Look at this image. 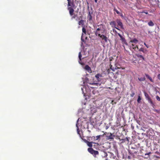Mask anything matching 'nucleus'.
I'll use <instances>...</instances> for the list:
<instances>
[{"label": "nucleus", "mask_w": 160, "mask_h": 160, "mask_svg": "<svg viewBox=\"0 0 160 160\" xmlns=\"http://www.w3.org/2000/svg\"><path fill=\"white\" fill-rule=\"evenodd\" d=\"M88 151L92 154L93 155L94 157L96 155H98V152L97 151L94 150L91 148H89L88 149Z\"/></svg>", "instance_id": "1"}, {"label": "nucleus", "mask_w": 160, "mask_h": 160, "mask_svg": "<svg viewBox=\"0 0 160 160\" xmlns=\"http://www.w3.org/2000/svg\"><path fill=\"white\" fill-rule=\"evenodd\" d=\"M116 158V157L112 153L110 152H108L106 158L107 159L111 160L110 159H115Z\"/></svg>", "instance_id": "2"}, {"label": "nucleus", "mask_w": 160, "mask_h": 160, "mask_svg": "<svg viewBox=\"0 0 160 160\" xmlns=\"http://www.w3.org/2000/svg\"><path fill=\"white\" fill-rule=\"evenodd\" d=\"M98 36L100 37L102 40H103L105 42H107L108 41L107 38L103 34L101 35L100 33L98 34Z\"/></svg>", "instance_id": "3"}, {"label": "nucleus", "mask_w": 160, "mask_h": 160, "mask_svg": "<svg viewBox=\"0 0 160 160\" xmlns=\"http://www.w3.org/2000/svg\"><path fill=\"white\" fill-rule=\"evenodd\" d=\"M84 141L85 143H87V145L88 147H89L90 148H91L92 147V143H95V142H89L87 140H86V139H84Z\"/></svg>", "instance_id": "4"}, {"label": "nucleus", "mask_w": 160, "mask_h": 160, "mask_svg": "<svg viewBox=\"0 0 160 160\" xmlns=\"http://www.w3.org/2000/svg\"><path fill=\"white\" fill-rule=\"evenodd\" d=\"M115 137L114 135L110 133L109 135H108L107 136V139L108 140L113 139Z\"/></svg>", "instance_id": "5"}, {"label": "nucleus", "mask_w": 160, "mask_h": 160, "mask_svg": "<svg viewBox=\"0 0 160 160\" xmlns=\"http://www.w3.org/2000/svg\"><path fill=\"white\" fill-rule=\"evenodd\" d=\"M102 77V75L99 73L97 74H96L95 76V77L97 79V81L98 82H100L101 81V79L100 78V77Z\"/></svg>", "instance_id": "6"}, {"label": "nucleus", "mask_w": 160, "mask_h": 160, "mask_svg": "<svg viewBox=\"0 0 160 160\" xmlns=\"http://www.w3.org/2000/svg\"><path fill=\"white\" fill-rule=\"evenodd\" d=\"M68 10H69V13L71 16H72L73 14L74 10L73 8L71 7H68Z\"/></svg>", "instance_id": "7"}, {"label": "nucleus", "mask_w": 160, "mask_h": 160, "mask_svg": "<svg viewBox=\"0 0 160 160\" xmlns=\"http://www.w3.org/2000/svg\"><path fill=\"white\" fill-rule=\"evenodd\" d=\"M84 69L86 70L88 72H92L91 69L88 65H86L84 68Z\"/></svg>", "instance_id": "8"}, {"label": "nucleus", "mask_w": 160, "mask_h": 160, "mask_svg": "<svg viewBox=\"0 0 160 160\" xmlns=\"http://www.w3.org/2000/svg\"><path fill=\"white\" fill-rule=\"evenodd\" d=\"M82 56L81 53V52H79L78 54V58H79V61H78V62L79 64L82 65H83L84 64V63L83 62H81V61Z\"/></svg>", "instance_id": "9"}, {"label": "nucleus", "mask_w": 160, "mask_h": 160, "mask_svg": "<svg viewBox=\"0 0 160 160\" xmlns=\"http://www.w3.org/2000/svg\"><path fill=\"white\" fill-rule=\"evenodd\" d=\"M116 22L118 23V25L120 26L121 28H123V24L120 20L118 19H117L116 20Z\"/></svg>", "instance_id": "10"}, {"label": "nucleus", "mask_w": 160, "mask_h": 160, "mask_svg": "<svg viewBox=\"0 0 160 160\" xmlns=\"http://www.w3.org/2000/svg\"><path fill=\"white\" fill-rule=\"evenodd\" d=\"M107 153L104 150L102 151L101 156L102 157L106 158L107 156Z\"/></svg>", "instance_id": "11"}, {"label": "nucleus", "mask_w": 160, "mask_h": 160, "mask_svg": "<svg viewBox=\"0 0 160 160\" xmlns=\"http://www.w3.org/2000/svg\"><path fill=\"white\" fill-rule=\"evenodd\" d=\"M110 25H111L112 27L115 28L119 30V29L117 27H116V22L115 21H112L110 22Z\"/></svg>", "instance_id": "12"}, {"label": "nucleus", "mask_w": 160, "mask_h": 160, "mask_svg": "<svg viewBox=\"0 0 160 160\" xmlns=\"http://www.w3.org/2000/svg\"><path fill=\"white\" fill-rule=\"evenodd\" d=\"M148 101V102L150 104V105L152 106L153 108H154V107L155 106L154 103L151 98Z\"/></svg>", "instance_id": "13"}, {"label": "nucleus", "mask_w": 160, "mask_h": 160, "mask_svg": "<svg viewBox=\"0 0 160 160\" xmlns=\"http://www.w3.org/2000/svg\"><path fill=\"white\" fill-rule=\"evenodd\" d=\"M144 94L147 100H148L151 99L150 97L149 96L147 92L144 91Z\"/></svg>", "instance_id": "14"}, {"label": "nucleus", "mask_w": 160, "mask_h": 160, "mask_svg": "<svg viewBox=\"0 0 160 160\" xmlns=\"http://www.w3.org/2000/svg\"><path fill=\"white\" fill-rule=\"evenodd\" d=\"M84 21L83 20H81L78 22V24L79 25H82L83 27L84 25Z\"/></svg>", "instance_id": "15"}, {"label": "nucleus", "mask_w": 160, "mask_h": 160, "mask_svg": "<svg viewBox=\"0 0 160 160\" xmlns=\"http://www.w3.org/2000/svg\"><path fill=\"white\" fill-rule=\"evenodd\" d=\"M136 55L138 58H142L143 60H145V58L142 55L137 53L136 54Z\"/></svg>", "instance_id": "16"}, {"label": "nucleus", "mask_w": 160, "mask_h": 160, "mask_svg": "<svg viewBox=\"0 0 160 160\" xmlns=\"http://www.w3.org/2000/svg\"><path fill=\"white\" fill-rule=\"evenodd\" d=\"M118 35L119 36V37L120 38V39L122 40V41L123 42H126V40L125 38L122 37V36L119 33H118Z\"/></svg>", "instance_id": "17"}, {"label": "nucleus", "mask_w": 160, "mask_h": 160, "mask_svg": "<svg viewBox=\"0 0 160 160\" xmlns=\"http://www.w3.org/2000/svg\"><path fill=\"white\" fill-rule=\"evenodd\" d=\"M85 81H86V82H87V83H88L92 85H95L97 84V83H89V79H88V78H86Z\"/></svg>", "instance_id": "18"}, {"label": "nucleus", "mask_w": 160, "mask_h": 160, "mask_svg": "<svg viewBox=\"0 0 160 160\" xmlns=\"http://www.w3.org/2000/svg\"><path fill=\"white\" fill-rule=\"evenodd\" d=\"M145 75L146 77L148 78L151 82H153V80L152 79V78L149 76V75L146 74H145Z\"/></svg>", "instance_id": "19"}, {"label": "nucleus", "mask_w": 160, "mask_h": 160, "mask_svg": "<svg viewBox=\"0 0 160 160\" xmlns=\"http://www.w3.org/2000/svg\"><path fill=\"white\" fill-rule=\"evenodd\" d=\"M130 42L132 43H136L138 42V41L136 39L134 38L130 41Z\"/></svg>", "instance_id": "20"}, {"label": "nucleus", "mask_w": 160, "mask_h": 160, "mask_svg": "<svg viewBox=\"0 0 160 160\" xmlns=\"http://www.w3.org/2000/svg\"><path fill=\"white\" fill-rule=\"evenodd\" d=\"M148 25L149 26L152 27V26H153L154 25V24L152 22L151 20L150 22H149L148 23Z\"/></svg>", "instance_id": "21"}, {"label": "nucleus", "mask_w": 160, "mask_h": 160, "mask_svg": "<svg viewBox=\"0 0 160 160\" xmlns=\"http://www.w3.org/2000/svg\"><path fill=\"white\" fill-rule=\"evenodd\" d=\"M88 18L89 20L90 21L91 20H92V16L90 14V12H89Z\"/></svg>", "instance_id": "22"}, {"label": "nucleus", "mask_w": 160, "mask_h": 160, "mask_svg": "<svg viewBox=\"0 0 160 160\" xmlns=\"http://www.w3.org/2000/svg\"><path fill=\"white\" fill-rule=\"evenodd\" d=\"M151 153V152H149L148 153H146L145 154V157L146 158H148L149 157V154Z\"/></svg>", "instance_id": "23"}, {"label": "nucleus", "mask_w": 160, "mask_h": 160, "mask_svg": "<svg viewBox=\"0 0 160 160\" xmlns=\"http://www.w3.org/2000/svg\"><path fill=\"white\" fill-rule=\"evenodd\" d=\"M139 51L140 52H142L143 53H145V52L147 50H144L143 48H141L139 49Z\"/></svg>", "instance_id": "24"}, {"label": "nucleus", "mask_w": 160, "mask_h": 160, "mask_svg": "<svg viewBox=\"0 0 160 160\" xmlns=\"http://www.w3.org/2000/svg\"><path fill=\"white\" fill-rule=\"evenodd\" d=\"M138 79L140 81H143L145 80V78L144 77L138 78Z\"/></svg>", "instance_id": "25"}, {"label": "nucleus", "mask_w": 160, "mask_h": 160, "mask_svg": "<svg viewBox=\"0 0 160 160\" xmlns=\"http://www.w3.org/2000/svg\"><path fill=\"white\" fill-rule=\"evenodd\" d=\"M70 5H68V7H71L73 8L74 6V4L73 2L71 1L70 2Z\"/></svg>", "instance_id": "26"}, {"label": "nucleus", "mask_w": 160, "mask_h": 160, "mask_svg": "<svg viewBox=\"0 0 160 160\" xmlns=\"http://www.w3.org/2000/svg\"><path fill=\"white\" fill-rule=\"evenodd\" d=\"M113 11L115 12L117 14H120V12L115 8H114Z\"/></svg>", "instance_id": "27"}, {"label": "nucleus", "mask_w": 160, "mask_h": 160, "mask_svg": "<svg viewBox=\"0 0 160 160\" xmlns=\"http://www.w3.org/2000/svg\"><path fill=\"white\" fill-rule=\"evenodd\" d=\"M84 26H84L82 27V32L83 33H84L86 34V30L85 28H84Z\"/></svg>", "instance_id": "28"}, {"label": "nucleus", "mask_w": 160, "mask_h": 160, "mask_svg": "<svg viewBox=\"0 0 160 160\" xmlns=\"http://www.w3.org/2000/svg\"><path fill=\"white\" fill-rule=\"evenodd\" d=\"M141 100V98H140V96H139L138 98V99H137V102L138 103H140V101Z\"/></svg>", "instance_id": "29"}, {"label": "nucleus", "mask_w": 160, "mask_h": 160, "mask_svg": "<svg viewBox=\"0 0 160 160\" xmlns=\"http://www.w3.org/2000/svg\"><path fill=\"white\" fill-rule=\"evenodd\" d=\"M76 127H77V131L78 133V134H79V132H80V131H79V128H78V126L77 124H76Z\"/></svg>", "instance_id": "30"}, {"label": "nucleus", "mask_w": 160, "mask_h": 160, "mask_svg": "<svg viewBox=\"0 0 160 160\" xmlns=\"http://www.w3.org/2000/svg\"><path fill=\"white\" fill-rule=\"evenodd\" d=\"M156 98L158 101H160V98L158 96H156Z\"/></svg>", "instance_id": "31"}, {"label": "nucleus", "mask_w": 160, "mask_h": 160, "mask_svg": "<svg viewBox=\"0 0 160 160\" xmlns=\"http://www.w3.org/2000/svg\"><path fill=\"white\" fill-rule=\"evenodd\" d=\"M101 136V135H98L96 137L95 140H97Z\"/></svg>", "instance_id": "32"}, {"label": "nucleus", "mask_w": 160, "mask_h": 160, "mask_svg": "<svg viewBox=\"0 0 160 160\" xmlns=\"http://www.w3.org/2000/svg\"><path fill=\"white\" fill-rule=\"evenodd\" d=\"M113 103L114 104H116L117 103L116 101H115L114 100H112V101L111 103H112V104H113Z\"/></svg>", "instance_id": "33"}, {"label": "nucleus", "mask_w": 160, "mask_h": 160, "mask_svg": "<svg viewBox=\"0 0 160 160\" xmlns=\"http://www.w3.org/2000/svg\"><path fill=\"white\" fill-rule=\"evenodd\" d=\"M134 95H135L134 92H132V93L131 94L130 96H131V97H132L134 96Z\"/></svg>", "instance_id": "34"}, {"label": "nucleus", "mask_w": 160, "mask_h": 160, "mask_svg": "<svg viewBox=\"0 0 160 160\" xmlns=\"http://www.w3.org/2000/svg\"><path fill=\"white\" fill-rule=\"evenodd\" d=\"M132 48L135 50L136 48V47L134 46V45L133 44H132Z\"/></svg>", "instance_id": "35"}, {"label": "nucleus", "mask_w": 160, "mask_h": 160, "mask_svg": "<svg viewBox=\"0 0 160 160\" xmlns=\"http://www.w3.org/2000/svg\"><path fill=\"white\" fill-rule=\"evenodd\" d=\"M144 45L147 47V48H149V46H148V45H147V44H146V43H144Z\"/></svg>", "instance_id": "36"}, {"label": "nucleus", "mask_w": 160, "mask_h": 160, "mask_svg": "<svg viewBox=\"0 0 160 160\" xmlns=\"http://www.w3.org/2000/svg\"><path fill=\"white\" fill-rule=\"evenodd\" d=\"M91 138L92 139H94V140H95V139H96V137H95V136H92V137H91Z\"/></svg>", "instance_id": "37"}, {"label": "nucleus", "mask_w": 160, "mask_h": 160, "mask_svg": "<svg viewBox=\"0 0 160 160\" xmlns=\"http://www.w3.org/2000/svg\"><path fill=\"white\" fill-rule=\"evenodd\" d=\"M83 35V33H82V36ZM81 41L83 42H84V40L82 38V37H81Z\"/></svg>", "instance_id": "38"}, {"label": "nucleus", "mask_w": 160, "mask_h": 160, "mask_svg": "<svg viewBox=\"0 0 160 160\" xmlns=\"http://www.w3.org/2000/svg\"><path fill=\"white\" fill-rule=\"evenodd\" d=\"M68 1V5H70V2L71 1L70 0H67Z\"/></svg>", "instance_id": "39"}, {"label": "nucleus", "mask_w": 160, "mask_h": 160, "mask_svg": "<svg viewBox=\"0 0 160 160\" xmlns=\"http://www.w3.org/2000/svg\"><path fill=\"white\" fill-rule=\"evenodd\" d=\"M99 33H98L97 31H96V32H95V34L96 36H98V34Z\"/></svg>", "instance_id": "40"}, {"label": "nucleus", "mask_w": 160, "mask_h": 160, "mask_svg": "<svg viewBox=\"0 0 160 160\" xmlns=\"http://www.w3.org/2000/svg\"><path fill=\"white\" fill-rule=\"evenodd\" d=\"M158 78L159 80H160V74H158Z\"/></svg>", "instance_id": "41"}, {"label": "nucleus", "mask_w": 160, "mask_h": 160, "mask_svg": "<svg viewBox=\"0 0 160 160\" xmlns=\"http://www.w3.org/2000/svg\"><path fill=\"white\" fill-rule=\"evenodd\" d=\"M142 13H145L146 14H148V12H147L143 11Z\"/></svg>", "instance_id": "42"}, {"label": "nucleus", "mask_w": 160, "mask_h": 160, "mask_svg": "<svg viewBox=\"0 0 160 160\" xmlns=\"http://www.w3.org/2000/svg\"><path fill=\"white\" fill-rule=\"evenodd\" d=\"M154 111L155 112H159V111L157 109H155L154 110Z\"/></svg>", "instance_id": "43"}, {"label": "nucleus", "mask_w": 160, "mask_h": 160, "mask_svg": "<svg viewBox=\"0 0 160 160\" xmlns=\"http://www.w3.org/2000/svg\"><path fill=\"white\" fill-rule=\"evenodd\" d=\"M120 16H121L123 18V17H124V16H123V15H122V13H120Z\"/></svg>", "instance_id": "44"}, {"label": "nucleus", "mask_w": 160, "mask_h": 160, "mask_svg": "<svg viewBox=\"0 0 160 160\" xmlns=\"http://www.w3.org/2000/svg\"><path fill=\"white\" fill-rule=\"evenodd\" d=\"M101 30V29L99 28H98L97 29V31H100V30Z\"/></svg>", "instance_id": "45"}, {"label": "nucleus", "mask_w": 160, "mask_h": 160, "mask_svg": "<svg viewBox=\"0 0 160 160\" xmlns=\"http://www.w3.org/2000/svg\"><path fill=\"white\" fill-rule=\"evenodd\" d=\"M113 32H117V31H116L115 29H113Z\"/></svg>", "instance_id": "46"}, {"label": "nucleus", "mask_w": 160, "mask_h": 160, "mask_svg": "<svg viewBox=\"0 0 160 160\" xmlns=\"http://www.w3.org/2000/svg\"><path fill=\"white\" fill-rule=\"evenodd\" d=\"M128 140V139H127V138H126V139H122V140L123 141H125V140Z\"/></svg>", "instance_id": "47"}, {"label": "nucleus", "mask_w": 160, "mask_h": 160, "mask_svg": "<svg viewBox=\"0 0 160 160\" xmlns=\"http://www.w3.org/2000/svg\"><path fill=\"white\" fill-rule=\"evenodd\" d=\"M81 89L82 91V93H83L84 92H83V88H82Z\"/></svg>", "instance_id": "48"}, {"label": "nucleus", "mask_w": 160, "mask_h": 160, "mask_svg": "<svg viewBox=\"0 0 160 160\" xmlns=\"http://www.w3.org/2000/svg\"><path fill=\"white\" fill-rule=\"evenodd\" d=\"M95 2L96 3L97 2V0H94Z\"/></svg>", "instance_id": "49"}, {"label": "nucleus", "mask_w": 160, "mask_h": 160, "mask_svg": "<svg viewBox=\"0 0 160 160\" xmlns=\"http://www.w3.org/2000/svg\"><path fill=\"white\" fill-rule=\"evenodd\" d=\"M136 48H137L138 49V46H136Z\"/></svg>", "instance_id": "50"}, {"label": "nucleus", "mask_w": 160, "mask_h": 160, "mask_svg": "<svg viewBox=\"0 0 160 160\" xmlns=\"http://www.w3.org/2000/svg\"><path fill=\"white\" fill-rule=\"evenodd\" d=\"M75 18V16H73L72 17V18Z\"/></svg>", "instance_id": "51"}, {"label": "nucleus", "mask_w": 160, "mask_h": 160, "mask_svg": "<svg viewBox=\"0 0 160 160\" xmlns=\"http://www.w3.org/2000/svg\"><path fill=\"white\" fill-rule=\"evenodd\" d=\"M79 119H78V120H77V123H78V120H79Z\"/></svg>", "instance_id": "52"}, {"label": "nucleus", "mask_w": 160, "mask_h": 160, "mask_svg": "<svg viewBox=\"0 0 160 160\" xmlns=\"http://www.w3.org/2000/svg\"><path fill=\"white\" fill-rule=\"evenodd\" d=\"M88 74H86V75H87V76H88Z\"/></svg>", "instance_id": "53"}]
</instances>
